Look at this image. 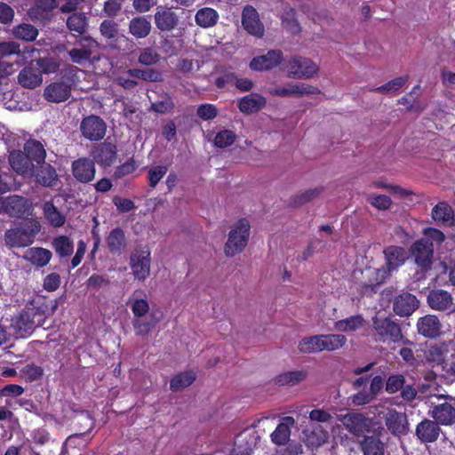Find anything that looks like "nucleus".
<instances>
[{
	"label": "nucleus",
	"mask_w": 455,
	"mask_h": 455,
	"mask_svg": "<svg viewBox=\"0 0 455 455\" xmlns=\"http://www.w3.org/2000/svg\"><path fill=\"white\" fill-rule=\"evenodd\" d=\"M6 212H8L10 215H20L27 211L28 203L27 199L21 196H12L6 197Z\"/></svg>",
	"instance_id": "nucleus-43"
},
{
	"label": "nucleus",
	"mask_w": 455,
	"mask_h": 455,
	"mask_svg": "<svg viewBox=\"0 0 455 455\" xmlns=\"http://www.w3.org/2000/svg\"><path fill=\"white\" fill-rule=\"evenodd\" d=\"M98 46L97 41L90 36H84L81 38L76 47L68 52V54L73 62L83 65L91 60Z\"/></svg>",
	"instance_id": "nucleus-11"
},
{
	"label": "nucleus",
	"mask_w": 455,
	"mask_h": 455,
	"mask_svg": "<svg viewBox=\"0 0 455 455\" xmlns=\"http://www.w3.org/2000/svg\"><path fill=\"white\" fill-rule=\"evenodd\" d=\"M345 428L355 436H361L369 433L371 420L361 413L351 412L339 418Z\"/></svg>",
	"instance_id": "nucleus-9"
},
{
	"label": "nucleus",
	"mask_w": 455,
	"mask_h": 455,
	"mask_svg": "<svg viewBox=\"0 0 455 455\" xmlns=\"http://www.w3.org/2000/svg\"><path fill=\"white\" fill-rule=\"evenodd\" d=\"M24 151L28 154L32 163L36 162L37 164L44 163L45 150L44 146L36 140H28L24 146Z\"/></svg>",
	"instance_id": "nucleus-39"
},
{
	"label": "nucleus",
	"mask_w": 455,
	"mask_h": 455,
	"mask_svg": "<svg viewBox=\"0 0 455 455\" xmlns=\"http://www.w3.org/2000/svg\"><path fill=\"white\" fill-rule=\"evenodd\" d=\"M419 307L417 298L411 293H402L395 298L394 302V311L401 316L411 315Z\"/></svg>",
	"instance_id": "nucleus-25"
},
{
	"label": "nucleus",
	"mask_w": 455,
	"mask_h": 455,
	"mask_svg": "<svg viewBox=\"0 0 455 455\" xmlns=\"http://www.w3.org/2000/svg\"><path fill=\"white\" fill-rule=\"evenodd\" d=\"M127 74L134 78H140L145 81L157 82L162 79V75L160 72L154 69H129L127 70Z\"/></svg>",
	"instance_id": "nucleus-51"
},
{
	"label": "nucleus",
	"mask_w": 455,
	"mask_h": 455,
	"mask_svg": "<svg viewBox=\"0 0 455 455\" xmlns=\"http://www.w3.org/2000/svg\"><path fill=\"white\" fill-rule=\"evenodd\" d=\"M12 34L18 39L34 41L38 36V30L31 24L23 23L14 27Z\"/></svg>",
	"instance_id": "nucleus-45"
},
{
	"label": "nucleus",
	"mask_w": 455,
	"mask_h": 455,
	"mask_svg": "<svg viewBox=\"0 0 455 455\" xmlns=\"http://www.w3.org/2000/svg\"><path fill=\"white\" fill-rule=\"evenodd\" d=\"M411 251L415 263L421 269L427 270L431 267L434 255L432 242H429L427 238H421L412 244Z\"/></svg>",
	"instance_id": "nucleus-10"
},
{
	"label": "nucleus",
	"mask_w": 455,
	"mask_h": 455,
	"mask_svg": "<svg viewBox=\"0 0 455 455\" xmlns=\"http://www.w3.org/2000/svg\"><path fill=\"white\" fill-rule=\"evenodd\" d=\"M302 353H319L323 351L321 334L303 338L298 344Z\"/></svg>",
	"instance_id": "nucleus-42"
},
{
	"label": "nucleus",
	"mask_w": 455,
	"mask_h": 455,
	"mask_svg": "<svg viewBox=\"0 0 455 455\" xmlns=\"http://www.w3.org/2000/svg\"><path fill=\"white\" fill-rule=\"evenodd\" d=\"M18 81L23 87L33 89L42 84L43 78L40 72L36 71L33 67L28 66L20 72Z\"/></svg>",
	"instance_id": "nucleus-32"
},
{
	"label": "nucleus",
	"mask_w": 455,
	"mask_h": 455,
	"mask_svg": "<svg viewBox=\"0 0 455 455\" xmlns=\"http://www.w3.org/2000/svg\"><path fill=\"white\" fill-rule=\"evenodd\" d=\"M295 419L287 416L282 419L275 431L271 434V441L277 445L285 444L291 436V428L294 427Z\"/></svg>",
	"instance_id": "nucleus-29"
},
{
	"label": "nucleus",
	"mask_w": 455,
	"mask_h": 455,
	"mask_svg": "<svg viewBox=\"0 0 455 455\" xmlns=\"http://www.w3.org/2000/svg\"><path fill=\"white\" fill-rule=\"evenodd\" d=\"M369 203L379 210H387L390 207L392 202L387 196L384 195H370L368 196Z\"/></svg>",
	"instance_id": "nucleus-55"
},
{
	"label": "nucleus",
	"mask_w": 455,
	"mask_h": 455,
	"mask_svg": "<svg viewBox=\"0 0 455 455\" xmlns=\"http://www.w3.org/2000/svg\"><path fill=\"white\" fill-rule=\"evenodd\" d=\"M430 416L438 424L451 426L455 423V407L449 403L438 404L430 411Z\"/></svg>",
	"instance_id": "nucleus-28"
},
{
	"label": "nucleus",
	"mask_w": 455,
	"mask_h": 455,
	"mask_svg": "<svg viewBox=\"0 0 455 455\" xmlns=\"http://www.w3.org/2000/svg\"><path fill=\"white\" fill-rule=\"evenodd\" d=\"M281 19L283 26L290 32L295 34L299 31V26L295 18V12L293 9H285L281 16Z\"/></svg>",
	"instance_id": "nucleus-53"
},
{
	"label": "nucleus",
	"mask_w": 455,
	"mask_h": 455,
	"mask_svg": "<svg viewBox=\"0 0 455 455\" xmlns=\"http://www.w3.org/2000/svg\"><path fill=\"white\" fill-rule=\"evenodd\" d=\"M406 80H407V78L403 77V76L397 77V78L388 82L387 84H386L380 87H378L376 90L379 92H387V93L394 92L398 91L406 83Z\"/></svg>",
	"instance_id": "nucleus-60"
},
{
	"label": "nucleus",
	"mask_w": 455,
	"mask_h": 455,
	"mask_svg": "<svg viewBox=\"0 0 455 455\" xmlns=\"http://www.w3.org/2000/svg\"><path fill=\"white\" fill-rule=\"evenodd\" d=\"M57 302L50 306L48 300L40 295H35L22 312L12 319L11 327L19 338L30 334L36 327L43 326L45 319L53 314Z\"/></svg>",
	"instance_id": "nucleus-1"
},
{
	"label": "nucleus",
	"mask_w": 455,
	"mask_h": 455,
	"mask_svg": "<svg viewBox=\"0 0 455 455\" xmlns=\"http://www.w3.org/2000/svg\"><path fill=\"white\" fill-rule=\"evenodd\" d=\"M196 379V374L191 371H184L174 376L170 383V388L172 391H180L190 386Z\"/></svg>",
	"instance_id": "nucleus-44"
},
{
	"label": "nucleus",
	"mask_w": 455,
	"mask_h": 455,
	"mask_svg": "<svg viewBox=\"0 0 455 455\" xmlns=\"http://www.w3.org/2000/svg\"><path fill=\"white\" fill-rule=\"evenodd\" d=\"M323 351H334L345 346L347 337L343 334H321Z\"/></svg>",
	"instance_id": "nucleus-41"
},
{
	"label": "nucleus",
	"mask_w": 455,
	"mask_h": 455,
	"mask_svg": "<svg viewBox=\"0 0 455 455\" xmlns=\"http://www.w3.org/2000/svg\"><path fill=\"white\" fill-rule=\"evenodd\" d=\"M100 33L106 38H114L117 35V25L112 20H104L100 27Z\"/></svg>",
	"instance_id": "nucleus-61"
},
{
	"label": "nucleus",
	"mask_w": 455,
	"mask_h": 455,
	"mask_svg": "<svg viewBox=\"0 0 455 455\" xmlns=\"http://www.w3.org/2000/svg\"><path fill=\"white\" fill-rule=\"evenodd\" d=\"M160 55L152 48H144L139 56V62L142 65L150 66L157 63Z\"/></svg>",
	"instance_id": "nucleus-54"
},
{
	"label": "nucleus",
	"mask_w": 455,
	"mask_h": 455,
	"mask_svg": "<svg viewBox=\"0 0 455 455\" xmlns=\"http://www.w3.org/2000/svg\"><path fill=\"white\" fill-rule=\"evenodd\" d=\"M60 275L57 273H51L45 276L43 286L47 291H54L60 287Z\"/></svg>",
	"instance_id": "nucleus-63"
},
{
	"label": "nucleus",
	"mask_w": 455,
	"mask_h": 455,
	"mask_svg": "<svg viewBox=\"0 0 455 455\" xmlns=\"http://www.w3.org/2000/svg\"><path fill=\"white\" fill-rule=\"evenodd\" d=\"M367 321L361 315H355L349 317L340 319L333 323V329L336 331L354 333L365 330Z\"/></svg>",
	"instance_id": "nucleus-22"
},
{
	"label": "nucleus",
	"mask_w": 455,
	"mask_h": 455,
	"mask_svg": "<svg viewBox=\"0 0 455 455\" xmlns=\"http://www.w3.org/2000/svg\"><path fill=\"white\" fill-rule=\"evenodd\" d=\"M151 28L150 21L144 16L135 17L129 23V32L137 39L147 37Z\"/></svg>",
	"instance_id": "nucleus-34"
},
{
	"label": "nucleus",
	"mask_w": 455,
	"mask_h": 455,
	"mask_svg": "<svg viewBox=\"0 0 455 455\" xmlns=\"http://www.w3.org/2000/svg\"><path fill=\"white\" fill-rule=\"evenodd\" d=\"M43 212L45 219L55 228L62 227L66 221V217L61 213L52 202L43 204Z\"/></svg>",
	"instance_id": "nucleus-37"
},
{
	"label": "nucleus",
	"mask_w": 455,
	"mask_h": 455,
	"mask_svg": "<svg viewBox=\"0 0 455 455\" xmlns=\"http://www.w3.org/2000/svg\"><path fill=\"white\" fill-rule=\"evenodd\" d=\"M307 376L304 371H287L278 376V382L281 385H296L306 379Z\"/></svg>",
	"instance_id": "nucleus-49"
},
{
	"label": "nucleus",
	"mask_w": 455,
	"mask_h": 455,
	"mask_svg": "<svg viewBox=\"0 0 455 455\" xmlns=\"http://www.w3.org/2000/svg\"><path fill=\"white\" fill-rule=\"evenodd\" d=\"M23 258L31 264L42 267L51 260L52 252L44 248L33 247L25 251Z\"/></svg>",
	"instance_id": "nucleus-31"
},
{
	"label": "nucleus",
	"mask_w": 455,
	"mask_h": 455,
	"mask_svg": "<svg viewBox=\"0 0 455 455\" xmlns=\"http://www.w3.org/2000/svg\"><path fill=\"white\" fill-rule=\"evenodd\" d=\"M389 276L388 270L384 267L379 268L369 267L354 272V277L363 290V292L382 284Z\"/></svg>",
	"instance_id": "nucleus-7"
},
{
	"label": "nucleus",
	"mask_w": 455,
	"mask_h": 455,
	"mask_svg": "<svg viewBox=\"0 0 455 455\" xmlns=\"http://www.w3.org/2000/svg\"><path fill=\"white\" fill-rule=\"evenodd\" d=\"M34 175L36 177V180L44 186H52L57 177L55 170L44 163L41 166V170L36 173L34 172Z\"/></svg>",
	"instance_id": "nucleus-48"
},
{
	"label": "nucleus",
	"mask_w": 455,
	"mask_h": 455,
	"mask_svg": "<svg viewBox=\"0 0 455 455\" xmlns=\"http://www.w3.org/2000/svg\"><path fill=\"white\" fill-rule=\"evenodd\" d=\"M10 164L12 168L21 175H34V164L30 161L28 154L21 151H12L10 154Z\"/></svg>",
	"instance_id": "nucleus-27"
},
{
	"label": "nucleus",
	"mask_w": 455,
	"mask_h": 455,
	"mask_svg": "<svg viewBox=\"0 0 455 455\" xmlns=\"http://www.w3.org/2000/svg\"><path fill=\"white\" fill-rule=\"evenodd\" d=\"M80 129L86 139L100 140L105 136L107 125L100 117L89 116L83 119Z\"/></svg>",
	"instance_id": "nucleus-12"
},
{
	"label": "nucleus",
	"mask_w": 455,
	"mask_h": 455,
	"mask_svg": "<svg viewBox=\"0 0 455 455\" xmlns=\"http://www.w3.org/2000/svg\"><path fill=\"white\" fill-rule=\"evenodd\" d=\"M427 303L436 311H453L455 308L451 293L443 290L431 291L427 296Z\"/></svg>",
	"instance_id": "nucleus-16"
},
{
	"label": "nucleus",
	"mask_w": 455,
	"mask_h": 455,
	"mask_svg": "<svg viewBox=\"0 0 455 455\" xmlns=\"http://www.w3.org/2000/svg\"><path fill=\"white\" fill-rule=\"evenodd\" d=\"M23 392H24V388L21 386L16 385V384H9V385L4 386L0 390V396L16 397V396L22 395Z\"/></svg>",
	"instance_id": "nucleus-64"
},
{
	"label": "nucleus",
	"mask_w": 455,
	"mask_h": 455,
	"mask_svg": "<svg viewBox=\"0 0 455 455\" xmlns=\"http://www.w3.org/2000/svg\"><path fill=\"white\" fill-rule=\"evenodd\" d=\"M329 437L328 431L320 425L314 426L303 431V440L305 443L312 449L323 446L328 442Z\"/></svg>",
	"instance_id": "nucleus-24"
},
{
	"label": "nucleus",
	"mask_w": 455,
	"mask_h": 455,
	"mask_svg": "<svg viewBox=\"0 0 455 455\" xmlns=\"http://www.w3.org/2000/svg\"><path fill=\"white\" fill-rule=\"evenodd\" d=\"M360 447L363 455H385V444L374 435L365 436L360 442Z\"/></svg>",
	"instance_id": "nucleus-35"
},
{
	"label": "nucleus",
	"mask_w": 455,
	"mask_h": 455,
	"mask_svg": "<svg viewBox=\"0 0 455 455\" xmlns=\"http://www.w3.org/2000/svg\"><path fill=\"white\" fill-rule=\"evenodd\" d=\"M259 436L255 432H244L240 434L235 442L230 455H251L256 447Z\"/></svg>",
	"instance_id": "nucleus-18"
},
{
	"label": "nucleus",
	"mask_w": 455,
	"mask_h": 455,
	"mask_svg": "<svg viewBox=\"0 0 455 455\" xmlns=\"http://www.w3.org/2000/svg\"><path fill=\"white\" fill-rule=\"evenodd\" d=\"M251 235V221L241 218L234 222L228 234L224 245V253L227 257H234L241 253L248 244Z\"/></svg>",
	"instance_id": "nucleus-3"
},
{
	"label": "nucleus",
	"mask_w": 455,
	"mask_h": 455,
	"mask_svg": "<svg viewBox=\"0 0 455 455\" xmlns=\"http://www.w3.org/2000/svg\"><path fill=\"white\" fill-rule=\"evenodd\" d=\"M52 245L56 252L61 257L70 255L74 249L73 242L65 235L56 237Z\"/></svg>",
	"instance_id": "nucleus-47"
},
{
	"label": "nucleus",
	"mask_w": 455,
	"mask_h": 455,
	"mask_svg": "<svg viewBox=\"0 0 455 455\" xmlns=\"http://www.w3.org/2000/svg\"><path fill=\"white\" fill-rule=\"evenodd\" d=\"M387 429L394 435H403L408 431V420L405 413L388 410L385 416Z\"/></svg>",
	"instance_id": "nucleus-21"
},
{
	"label": "nucleus",
	"mask_w": 455,
	"mask_h": 455,
	"mask_svg": "<svg viewBox=\"0 0 455 455\" xmlns=\"http://www.w3.org/2000/svg\"><path fill=\"white\" fill-rule=\"evenodd\" d=\"M42 370L40 367L34 364H28L22 368L20 371V377L26 381H34L40 378Z\"/></svg>",
	"instance_id": "nucleus-56"
},
{
	"label": "nucleus",
	"mask_w": 455,
	"mask_h": 455,
	"mask_svg": "<svg viewBox=\"0 0 455 455\" xmlns=\"http://www.w3.org/2000/svg\"><path fill=\"white\" fill-rule=\"evenodd\" d=\"M195 19L198 26L206 28H211L217 23L219 14L212 8L204 7L196 12Z\"/></svg>",
	"instance_id": "nucleus-38"
},
{
	"label": "nucleus",
	"mask_w": 455,
	"mask_h": 455,
	"mask_svg": "<svg viewBox=\"0 0 455 455\" xmlns=\"http://www.w3.org/2000/svg\"><path fill=\"white\" fill-rule=\"evenodd\" d=\"M67 25L70 30L83 34L87 27V19L83 13H74L68 17Z\"/></svg>",
	"instance_id": "nucleus-52"
},
{
	"label": "nucleus",
	"mask_w": 455,
	"mask_h": 455,
	"mask_svg": "<svg viewBox=\"0 0 455 455\" xmlns=\"http://www.w3.org/2000/svg\"><path fill=\"white\" fill-rule=\"evenodd\" d=\"M37 52L36 49L33 47H26L21 52L20 49V44L16 42H3L0 43V54L3 56H9L12 54H22L25 56L26 54L33 55L34 52Z\"/></svg>",
	"instance_id": "nucleus-46"
},
{
	"label": "nucleus",
	"mask_w": 455,
	"mask_h": 455,
	"mask_svg": "<svg viewBox=\"0 0 455 455\" xmlns=\"http://www.w3.org/2000/svg\"><path fill=\"white\" fill-rule=\"evenodd\" d=\"M386 270H388V275L397 270L399 267L404 264L407 259V252L404 248L399 246H388L384 251Z\"/></svg>",
	"instance_id": "nucleus-19"
},
{
	"label": "nucleus",
	"mask_w": 455,
	"mask_h": 455,
	"mask_svg": "<svg viewBox=\"0 0 455 455\" xmlns=\"http://www.w3.org/2000/svg\"><path fill=\"white\" fill-rule=\"evenodd\" d=\"M266 105V99L259 94H249L239 100L238 108L241 112L251 114L259 111Z\"/></svg>",
	"instance_id": "nucleus-33"
},
{
	"label": "nucleus",
	"mask_w": 455,
	"mask_h": 455,
	"mask_svg": "<svg viewBox=\"0 0 455 455\" xmlns=\"http://www.w3.org/2000/svg\"><path fill=\"white\" fill-rule=\"evenodd\" d=\"M167 167L163 165L154 166L148 171L149 184L152 188L156 187L160 180L166 174Z\"/></svg>",
	"instance_id": "nucleus-58"
},
{
	"label": "nucleus",
	"mask_w": 455,
	"mask_h": 455,
	"mask_svg": "<svg viewBox=\"0 0 455 455\" xmlns=\"http://www.w3.org/2000/svg\"><path fill=\"white\" fill-rule=\"evenodd\" d=\"M126 305L133 315L132 323L136 335L148 334L162 318V312L150 311L148 296L142 290L134 291L129 297Z\"/></svg>",
	"instance_id": "nucleus-2"
},
{
	"label": "nucleus",
	"mask_w": 455,
	"mask_h": 455,
	"mask_svg": "<svg viewBox=\"0 0 455 455\" xmlns=\"http://www.w3.org/2000/svg\"><path fill=\"white\" fill-rule=\"evenodd\" d=\"M283 60V53L279 50H271L267 53L254 57L249 67L253 71H266L275 68Z\"/></svg>",
	"instance_id": "nucleus-14"
},
{
	"label": "nucleus",
	"mask_w": 455,
	"mask_h": 455,
	"mask_svg": "<svg viewBox=\"0 0 455 455\" xmlns=\"http://www.w3.org/2000/svg\"><path fill=\"white\" fill-rule=\"evenodd\" d=\"M373 329L376 331L378 340L384 343H397L403 339L400 326L389 317H384L378 314L373 318Z\"/></svg>",
	"instance_id": "nucleus-6"
},
{
	"label": "nucleus",
	"mask_w": 455,
	"mask_h": 455,
	"mask_svg": "<svg viewBox=\"0 0 455 455\" xmlns=\"http://www.w3.org/2000/svg\"><path fill=\"white\" fill-rule=\"evenodd\" d=\"M40 231V226L35 221H27L21 227L7 230L4 240L7 246L25 247L30 245L34 236Z\"/></svg>",
	"instance_id": "nucleus-4"
},
{
	"label": "nucleus",
	"mask_w": 455,
	"mask_h": 455,
	"mask_svg": "<svg viewBox=\"0 0 455 455\" xmlns=\"http://www.w3.org/2000/svg\"><path fill=\"white\" fill-rule=\"evenodd\" d=\"M316 88L303 83H291L283 86L269 89V93L277 97L301 96L315 93Z\"/></svg>",
	"instance_id": "nucleus-15"
},
{
	"label": "nucleus",
	"mask_w": 455,
	"mask_h": 455,
	"mask_svg": "<svg viewBox=\"0 0 455 455\" xmlns=\"http://www.w3.org/2000/svg\"><path fill=\"white\" fill-rule=\"evenodd\" d=\"M432 218L437 222H441L446 226H451L454 222V213L451 207L441 202L437 204L432 210Z\"/></svg>",
	"instance_id": "nucleus-36"
},
{
	"label": "nucleus",
	"mask_w": 455,
	"mask_h": 455,
	"mask_svg": "<svg viewBox=\"0 0 455 455\" xmlns=\"http://www.w3.org/2000/svg\"><path fill=\"white\" fill-rule=\"evenodd\" d=\"M107 244L111 252L120 254L126 245L124 231L121 228L113 229L107 237Z\"/></svg>",
	"instance_id": "nucleus-40"
},
{
	"label": "nucleus",
	"mask_w": 455,
	"mask_h": 455,
	"mask_svg": "<svg viewBox=\"0 0 455 455\" xmlns=\"http://www.w3.org/2000/svg\"><path fill=\"white\" fill-rule=\"evenodd\" d=\"M155 23L161 31H170L176 27L178 18L172 9L159 6L155 13Z\"/></svg>",
	"instance_id": "nucleus-26"
},
{
	"label": "nucleus",
	"mask_w": 455,
	"mask_h": 455,
	"mask_svg": "<svg viewBox=\"0 0 455 455\" xmlns=\"http://www.w3.org/2000/svg\"><path fill=\"white\" fill-rule=\"evenodd\" d=\"M74 177L80 182L88 183L95 176V164L92 160L80 158L72 164Z\"/></svg>",
	"instance_id": "nucleus-20"
},
{
	"label": "nucleus",
	"mask_w": 455,
	"mask_h": 455,
	"mask_svg": "<svg viewBox=\"0 0 455 455\" xmlns=\"http://www.w3.org/2000/svg\"><path fill=\"white\" fill-rule=\"evenodd\" d=\"M150 251L147 248L135 250L130 257V267L134 277L146 280L150 275Z\"/></svg>",
	"instance_id": "nucleus-8"
},
{
	"label": "nucleus",
	"mask_w": 455,
	"mask_h": 455,
	"mask_svg": "<svg viewBox=\"0 0 455 455\" xmlns=\"http://www.w3.org/2000/svg\"><path fill=\"white\" fill-rule=\"evenodd\" d=\"M438 423L431 419H424L416 427V435L423 443H434L440 435Z\"/></svg>",
	"instance_id": "nucleus-23"
},
{
	"label": "nucleus",
	"mask_w": 455,
	"mask_h": 455,
	"mask_svg": "<svg viewBox=\"0 0 455 455\" xmlns=\"http://www.w3.org/2000/svg\"><path fill=\"white\" fill-rule=\"evenodd\" d=\"M418 331L428 338H435L439 335L441 323L437 316L427 315L419 319L417 323Z\"/></svg>",
	"instance_id": "nucleus-30"
},
{
	"label": "nucleus",
	"mask_w": 455,
	"mask_h": 455,
	"mask_svg": "<svg viewBox=\"0 0 455 455\" xmlns=\"http://www.w3.org/2000/svg\"><path fill=\"white\" fill-rule=\"evenodd\" d=\"M197 115L204 120H211L217 116V108L212 104H202L197 108Z\"/></svg>",
	"instance_id": "nucleus-62"
},
{
	"label": "nucleus",
	"mask_w": 455,
	"mask_h": 455,
	"mask_svg": "<svg viewBox=\"0 0 455 455\" xmlns=\"http://www.w3.org/2000/svg\"><path fill=\"white\" fill-rule=\"evenodd\" d=\"M70 95L71 84L61 81L50 84L44 92V98L54 103L66 101Z\"/></svg>",
	"instance_id": "nucleus-17"
},
{
	"label": "nucleus",
	"mask_w": 455,
	"mask_h": 455,
	"mask_svg": "<svg viewBox=\"0 0 455 455\" xmlns=\"http://www.w3.org/2000/svg\"><path fill=\"white\" fill-rule=\"evenodd\" d=\"M36 65L41 69V73L52 74L58 71L60 65L57 61L50 58L39 59Z\"/></svg>",
	"instance_id": "nucleus-57"
},
{
	"label": "nucleus",
	"mask_w": 455,
	"mask_h": 455,
	"mask_svg": "<svg viewBox=\"0 0 455 455\" xmlns=\"http://www.w3.org/2000/svg\"><path fill=\"white\" fill-rule=\"evenodd\" d=\"M283 69L289 77L308 79L318 73L319 67L310 59L294 56L285 61Z\"/></svg>",
	"instance_id": "nucleus-5"
},
{
	"label": "nucleus",
	"mask_w": 455,
	"mask_h": 455,
	"mask_svg": "<svg viewBox=\"0 0 455 455\" xmlns=\"http://www.w3.org/2000/svg\"><path fill=\"white\" fill-rule=\"evenodd\" d=\"M242 25L243 28L251 35L262 37L264 35V26L259 20V16L255 8L246 5L242 12Z\"/></svg>",
	"instance_id": "nucleus-13"
},
{
	"label": "nucleus",
	"mask_w": 455,
	"mask_h": 455,
	"mask_svg": "<svg viewBox=\"0 0 455 455\" xmlns=\"http://www.w3.org/2000/svg\"><path fill=\"white\" fill-rule=\"evenodd\" d=\"M236 140V134L231 130H221L216 133L213 143L217 148H224L231 146Z\"/></svg>",
	"instance_id": "nucleus-50"
},
{
	"label": "nucleus",
	"mask_w": 455,
	"mask_h": 455,
	"mask_svg": "<svg viewBox=\"0 0 455 455\" xmlns=\"http://www.w3.org/2000/svg\"><path fill=\"white\" fill-rule=\"evenodd\" d=\"M403 384L404 378L403 375H392L387 379L386 390L390 394H394L400 390L403 387Z\"/></svg>",
	"instance_id": "nucleus-59"
}]
</instances>
